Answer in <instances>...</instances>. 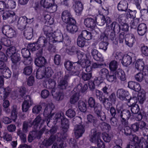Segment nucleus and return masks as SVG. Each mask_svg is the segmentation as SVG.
I'll use <instances>...</instances> for the list:
<instances>
[{
    "instance_id": "f257e3e1",
    "label": "nucleus",
    "mask_w": 148,
    "mask_h": 148,
    "mask_svg": "<svg viewBox=\"0 0 148 148\" xmlns=\"http://www.w3.org/2000/svg\"><path fill=\"white\" fill-rule=\"evenodd\" d=\"M42 106H45L43 114L47 119V125L49 127L48 124L50 120L53 124H56L58 121H62V126L63 128L67 129L68 127L69 121L65 118L64 113L61 112L56 114H51V112L54 108V105L51 103H44L42 104Z\"/></svg>"
},
{
    "instance_id": "f03ea898",
    "label": "nucleus",
    "mask_w": 148,
    "mask_h": 148,
    "mask_svg": "<svg viewBox=\"0 0 148 148\" xmlns=\"http://www.w3.org/2000/svg\"><path fill=\"white\" fill-rule=\"evenodd\" d=\"M44 72L45 73V77L48 79L47 81L49 84V88L51 89L52 95L53 97L55 98L57 100L59 101L62 99L64 97L63 93L61 92H57L56 95H54L53 93L55 92V88L56 85V83L54 79L50 78L53 73V70L51 67H48L45 68L44 67Z\"/></svg>"
},
{
    "instance_id": "7ed1b4c3",
    "label": "nucleus",
    "mask_w": 148,
    "mask_h": 148,
    "mask_svg": "<svg viewBox=\"0 0 148 148\" xmlns=\"http://www.w3.org/2000/svg\"><path fill=\"white\" fill-rule=\"evenodd\" d=\"M61 121V127L62 128L63 133L62 134L58 133L55 135H54L55 133H56L57 130V127L56 126H54L50 130V132L51 135L54 136V138L55 137L57 138V141H59L58 143H54L52 146V148H64L66 146V144L65 142V140L67 137V134L66 133L67 132L68 129L69 127V125L68 127L67 128H63L62 126V121Z\"/></svg>"
},
{
    "instance_id": "20e7f679",
    "label": "nucleus",
    "mask_w": 148,
    "mask_h": 148,
    "mask_svg": "<svg viewBox=\"0 0 148 148\" xmlns=\"http://www.w3.org/2000/svg\"><path fill=\"white\" fill-rule=\"evenodd\" d=\"M37 43L29 44L28 45V48L29 50L32 51L38 50L36 53V56H42V49L41 47H45L48 45L46 38L43 36L40 37Z\"/></svg>"
},
{
    "instance_id": "39448f33",
    "label": "nucleus",
    "mask_w": 148,
    "mask_h": 148,
    "mask_svg": "<svg viewBox=\"0 0 148 148\" xmlns=\"http://www.w3.org/2000/svg\"><path fill=\"white\" fill-rule=\"evenodd\" d=\"M88 106L91 108H94L95 113L97 114L98 118L101 121H104L106 119L105 114L101 112V106L100 104H97L95 106V101L92 97H90L88 100Z\"/></svg>"
},
{
    "instance_id": "423d86ee",
    "label": "nucleus",
    "mask_w": 148,
    "mask_h": 148,
    "mask_svg": "<svg viewBox=\"0 0 148 148\" xmlns=\"http://www.w3.org/2000/svg\"><path fill=\"white\" fill-rule=\"evenodd\" d=\"M101 133L96 129H92L90 135V140L93 143H97L99 148H105V145L101 139Z\"/></svg>"
},
{
    "instance_id": "0eeeda50",
    "label": "nucleus",
    "mask_w": 148,
    "mask_h": 148,
    "mask_svg": "<svg viewBox=\"0 0 148 148\" xmlns=\"http://www.w3.org/2000/svg\"><path fill=\"white\" fill-rule=\"evenodd\" d=\"M78 62H73L67 61L64 62V66L67 70L71 71V74L77 75L79 74L80 70V65Z\"/></svg>"
},
{
    "instance_id": "6e6552de",
    "label": "nucleus",
    "mask_w": 148,
    "mask_h": 148,
    "mask_svg": "<svg viewBox=\"0 0 148 148\" xmlns=\"http://www.w3.org/2000/svg\"><path fill=\"white\" fill-rule=\"evenodd\" d=\"M16 48L14 47H12L8 48L6 51V54L7 56L11 58V60L14 63L12 65V69L15 70L17 69V66L16 64L18 62V58L16 56Z\"/></svg>"
},
{
    "instance_id": "1a4fd4ad",
    "label": "nucleus",
    "mask_w": 148,
    "mask_h": 148,
    "mask_svg": "<svg viewBox=\"0 0 148 148\" xmlns=\"http://www.w3.org/2000/svg\"><path fill=\"white\" fill-rule=\"evenodd\" d=\"M41 5L44 8L50 10V12H53L57 10V7L55 5V0H41Z\"/></svg>"
},
{
    "instance_id": "9d476101",
    "label": "nucleus",
    "mask_w": 148,
    "mask_h": 148,
    "mask_svg": "<svg viewBox=\"0 0 148 148\" xmlns=\"http://www.w3.org/2000/svg\"><path fill=\"white\" fill-rule=\"evenodd\" d=\"M63 40V36L61 31L57 30L53 33L49 42L48 43V45L49 44L52 45L55 43L62 42Z\"/></svg>"
},
{
    "instance_id": "9b49d317",
    "label": "nucleus",
    "mask_w": 148,
    "mask_h": 148,
    "mask_svg": "<svg viewBox=\"0 0 148 148\" xmlns=\"http://www.w3.org/2000/svg\"><path fill=\"white\" fill-rule=\"evenodd\" d=\"M62 21L66 23H75V20L73 18L70 12L68 10H64L62 14Z\"/></svg>"
},
{
    "instance_id": "f8f14e48",
    "label": "nucleus",
    "mask_w": 148,
    "mask_h": 148,
    "mask_svg": "<svg viewBox=\"0 0 148 148\" xmlns=\"http://www.w3.org/2000/svg\"><path fill=\"white\" fill-rule=\"evenodd\" d=\"M2 33L8 38H12L15 37L16 33L12 28L8 25H5L2 28Z\"/></svg>"
},
{
    "instance_id": "ddd939ff",
    "label": "nucleus",
    "mask_w": 148,
    "mask_h": 148,
    "mask_svg": "<svg viewBox=\"0 0 148 148\" xmlns=\"http://www.w3.org/2000/svg\"><path fill=\"white\" fill-rule=\"evenodd\" d=\"M120 116L122 119L121 121L122 124L126 125H128L127 120L130 118H132L133 114L130 113V111L125 110L121 112Z\"/></svg>"
},
{
    "instance_id": "4468645a",
    "label": "nucleus",
    "mask_w": 148,
    "mask_h": 148,
    "mask_svg": "<svg viewBox=\"0 0 148 148\" xmlns=\"http://www.w3.org/2000/svg\"><path fill=\"white\" fill-rule=\"evenodd\" d=\"M134 56V54L131 53L124 55L121 60V63L123 66L127 67L131 64L132 62V57Z\"/></svg>"
},
{
    "instance_id": "2eb2a0df",
    "label": "nucleus",
    "mask_w": 148,
    "mask_h": 148,
    "mask_svg": "<svg viewBox=\"0 0 148 148\" xmlns=\"http://www.w3.org/2000/svg\"><path fill=\"white\" fill-rule=\"evenodd\" d=\"M96 95L97 98L103 103L106 108H108L109 107L110 103L109 102V100L106 97H103V93L101 91L97 90H96Z\"/></svg>"
},
{
    "instance_id": "dca6fc26",
    "label": "nucleus",
    "mask_w": 148,
    "mask_h": 148,
    "mask_svg": "<svg viewBox=\"0 0 148 148\" xmlns=\"http://www.w3.org/2000/svg\"><path fill=\"white\" fill-rule=\"evenodd\" d=\"M95 22L99 25L102 26L105 23L107 25L110 23L111 20V18L108 16H105L103 15L101 16L95 17Z\"/></svg>"
},
{
    "instance_id": "f3484780",
    "label": "nucleus",
    "mask_w": 148,
    "mask_h": 148,
    "mask_svg": "<svg viewBox=\"0 0 148 148\" xmlns=\"http://www.w3.org/2000/svg\"><path fill=\"white\" fill-rule=\"evenodd\" d=\"M107 39V36L105 33H102L99 38V40L102 41L99 45L100 49H103L105 51L107 49V46L108 45V42L106 41Z\"/></svg>"
},
{
    "instance_id": "a211bd4d",
    "label": "nucleus",
    "mask_w": 148,
    "mask_h": 148,
    "mask_svg": "<svg viewBox=\"0 0 148 148\" xmlns=\"http://www.w3.org/2000/svg\"><path fill=\"white\" fill-rule=\"evenodd\" d=\"M54 136L51 135L48 139H45L42 141V144L40 146V148H47L50 146L55 142L59 141H57V138Z\"/></svg>"
},
{
    "instance_id": "6ab92c4d",
    "label": "nucleus",
    "mask_w": 148,
    "mask_h": 148,
    "mask_svg": "<svg viewBox=\"0 0 148 148\" xmlns=\"http://www.w3.org/2000/svg\"><path fill=\"white\" fill-rule=\"evenodd\" d=\"M45 128H43L41 130L38 132L35 131H33L30 133L28 137L29 142H31L32 141L37 138H40L42 134L45 131Z\"/></svg>"
},
{
    "instance_id": "aec40b11",
    "label": "nucleus",
    "mask_w": 148,
    "mask_h": 148,
    "mask_svg": "<svg viewBox=\"0 0 148 148\" xmlns=\"http://www.w3.org/2000/svg\"><path fill=\"white\" fill-rule=\"evenodd\" d=\"M84 127L82 125H77L75 126L74 131L75 137L78 138L81 137L85 132Z\"/></svg>"
},
{
    "instance_id": "412c9836",
    "label": "nucleus",
    "mask_w": 148,
    "mask_h": 148,
    "mask_svg": "<svg viewBox=\"0 0 148 148\" xmlns=\"http://www.w3.org/2000/svg\"><path fill=\"white\" fill-rule=\"evenodd\" d=\"M33 103L31 97L29 95L26 96V98L25 101L23 102L22 105V109L23 111L27 112Z\"/></svg>"
},
{
    "instance_id": "4be33fe9",
    "label": "nucleus",
    "mask_w": 148,
    "mask_h": 148,
    "mask_svg": "<svg viewBox=\"0 0 148 148\" xmlns=\"http://www.w3.org/2000/svg\"><path fill=\"white\" fill-rule=\"evenodd\" d=\"M95 19L91 18H87L84 21V24L86 27L94 29L96 26Z\"/></svg>"
},
{
    "instance_id": "5701e85b",
    "label": "nucleus",
    "mask_w": 148,
    "mask_h": 148,
    "mask_svg": "<svg viewBox=\"0 0 148 148\" xmlns=\"http://www.w3.org/2000/svg\"><path fill=\"white\" fill-rule=\"evenodd\" d=\"M125 40L126 45L130 47H132L136 40L134 35L132 34L126 35Z\"/></svg>"
},
{
    "instance_id": "b1692460",
    "label": "nucleus",
    "mask_w": 148,
    "mask_h": 148,
    "mask_svg": "<svg viewBox=\"0 0 148 148\" xmlns=\"http://www.w3.org/2000/svg\"><path fill=\"white\" fill-rule=\"evenodd\" d=\"M80 66H81L82 68H86L85 71L87 72H89L91 71V62L88 57L82 61H80Z\"/></svg>"
},
{
    "instance_id": "393cba45",
    "label": "nucleus",
    "mask_w": 148,
    "mask_h": 148,
    "mask_svg": "<svg viewBox=\"0 0 148 148\" xmlns=\"http://www.w3.org/2000/svg\"><path fill=\"white\" fill-rule=\"evenodd\" d=\"M43 31L46 35L47 38H46L47 42L48 43L50 38L53 35V30L52 28L50 26H45L43 28Z\"/></svg>"
},
{
    "instance_id": "a878e982",
    "label": "nucleus",
    "mask_w": 148,
    "mask_h": 148,
    "mask_svg": "<svg viewBox=\"0 0 148 148\" xmlns=\"http://www.w3.org/2000/svg\"><path fill=\"white\" fill-rule=\"evenodd\" d=\"M47 121V119H42L40 115L37 116L34 119L33 121L31 123V125H33L34 127L37 129V128L39 125H41L43 124L44 122Z\"/></svg>"
},
{
    "instance_id": "bb28decb",
    "label": "nucleus",
    "mask_w": 148,
    "mask_h": 148,
    "mask_svg": "<svg viewBox=\"0 0 148 148\" xmlns=\"http://www.w3.org/2000/svg\"><path fill=\"white\" fill-rule=\"evenodd\" d=\"M73 7L75 12L77 13H80L83 9V5L82 3L77 0H73Z\"/></svg>"
},
{
    "instance_id": "cd10ccee",
    "label": "nucleus",
    "mask_w": 148,
    "mask_h": 148,
    "mask_svg": "<svg viewBox=\"0 0 148 148\" xmlns=\"http://www.w3.org/2000/svg\"><path fill=\"white\" fill-rule=\"evenodd\" d=\"M41 56H37V58L35 59L34 61L35 64L40 67H42V66H44L47 63L46 59Z\"/></svg>"
},
{
    "instance_id": "c85d7f7f",
    "label": "nucleus",
    "mask_w": 148,
    "mask_h": 148,
    "mask_svg": "<svg viewBox=\"0 0 148 148\" xmlns=\"http://www.w3.org/2000/svg\"><path fill=\"white\" fill-rule=\"evenodd\" d=\"M3 75L0 76V86H2L3 85V77H5L7 78H10L11 76V72L8 67L3 70Z\"/></svg>"
},
{
    "instance_id": "c756f323",
    "label": "nucleus",
    "mask_w": 148,
    "mask_h": 148,
    "mask_svg": "<svg viewBox=\"0 0 148 148\" xmlns=\"http://www.w3.org/2000/svg\"><path fill=\"white\" fill-rule=\"evenodd\" d=\"M87 85L86 84L83 85L80 83L74 89L73 91L77 92L78 93L81 91L82 92H85L88 89Z\"/></svg>"
},
{
    "instance_id": "7c9ffc66",
    "label": "nucleus",
    "mask_w": 148,
    "mask_h": 148,
    "mask_svg": "<svg viewBox=\"0 0 148 148\" xmlns=\"http://www.w3.org/2000/svg\"><path fill=\"white\" fill-rule=\"evenodd\" d=\"M129 92L123 89H119L117 92V95L121 100H124L129 95Z\"/></svg>"
},
{
    "instance_id": "2f4dec72",
    "label": "nucleus",
    "mask_w": 148,
    "mask_h": 148,
    "mask_svg": "<svg viewBox=\"0 0 148 148\" xmlns=\"http://www.w3.org/2000/svg\"><path fill=\"white\" fill-rule=\"evenodd\" d=\"M147 31V27L144 23L140 24L138 26L137 32L138 34L141 36L144 35Z\"/></svg>"
},
{
    "instance_id": "473e14b6",
    "label": "nucleus",
    "mask_w": 148,
    "mask_h": 148,
    "mask_svg": "<svg viewBox=\"0 0 148 148\" xmlns=\"http://www.w3.org/2000/svg\"><path fill=\"white\" fill-rule=\"evenodd\" d=\"M127 3L125 0L120 1L117 6L118 10L121 11H125L127 10Z\"/></svg>"
},
{
    "instance_id": "72a5a7b5",
    "label": "nucleus",
    "mask_w": 148,
    "mask_h": 148,
    "mask_svg": "<svg viewBox=\"0 0 148 148\" xmlns=\"http://www.w3.org/2000/svg\"><path fill=\"white\" fill-rule=\"evenodd\" d=\"M139 126V128L140 129H144L143 135L144 137H147V140H148V129H145L146 126V123L144 121H140L137 122Z\"/></svg>"
},
{
    "instance_id": "f704fd0d",
    "label": "nucleus",
    "mask_w": 148,
    "mask_h": 148,
    "mask_svg": "<svg viewBox=\"0 0 148 148\" xmlns=\"http://www.w3.org/2000/svg\"><path fill=\"white\" fill-rule=\"evenodd\" d=\"M81 35L82 38L88 40L91 39L92 37L91 32L86 30L82 31Z\"/></svg>"
},
{
    "instance_id": "c9c22d12",
    "label": "nucleus",
    "mask_w": 148,
    "mask_h": 148,
    "mask_svg": "<svg viewBox=\"0 0 148 148\" xmlns=\"http://www.w3.org/2000/svg\"><path fill=\"white\" fill-rule=\"evenodd\" d=\"M130 140L131 141V144H132L133 145L130 144L128 145H132L134 147H139L138 146L139 145V139L138 137L136 135H130Z\"/></svg>"
},
{
    "instance_id": "e433bc0d",
    "label": "nucleus",
    "mask_w": 148,
    "mask_h": 148,
    "mask_svg": "<svg viewBox=\"0 0 148 148\" xmlns=\"http://www.w3.org/2000/svg\"><path fill=\"white\" fill-rule=\"evenodd\" d=\"M67 25L66 29L69 32L74 33L76 32L78 30V28L77 26L75 25V23H68Z\"/></svg>"
},
{
    "instance_id": "4c0bfd02",
    "label": "nucleus",
    "mask_w": 148,
    "mask_h": 148,
    "mask_svg": "<svg viewBox=\"0 0 148 148\" xmlns=\"http://www.w3.org/2000/svg\"><path fill=\"white\" fill-rule=\"evenodd\" d=\"M91 53L93 58L96 60H102L103 58L101 54L98 53V51L95 49H92L91 51Z\"/></svg>"
},
{
    "instance_id": "58836bf2",
    "label": "nucleus",
    "mask_w": 148,
    "mask_h": 148,
    "mask_svg": "<svg viewBox=\"0 0 148 148\" xmlns=\"http://www.w3.org/2000/svg\"><path fill=\"white\" fill-rule=\"evenodd\" d=\"M145 65V62L142 59H138L135 64L136 68L140 71H141L142 69H143Z\"/></svg>"
},
{
    "instance_id": "ea45409f",
    "label": "nucleus",
    "mask_w": 148,
    "mask_h": 148,
    "mask_svg": "<svg viewBox=\"0 0 148 148\" xmlns=\"http://www.w3.org/2000/svg\"><path fill=\"white\" fill-rule=\"evenodd\" d=\"M115 75L122 81L126 80V77L124 71L121 69H119L115 73Z\"/></svg>"
},
{
    "instance_id": "a19ab883",
    "label": "nucleus",
    "mask_w": 148,
    "mask_h": 148,
    "mask_svg": "<svg viewBox=\"0 0 148 148\" xmlns=\"http://www.w3.org/2000/svg\"><path fill=\"white\" fill-rule=\"evenodd\" d=\"M24 35L27 39H30L32 37L33 29L31 27H28L25 30Z\"/></svg>"
},
{
    "instance_id": "79ce46f5",
    "label": "nucleus",
    "mask_w": 148,
    "mask_h": 148,
    "mask_svg": "<svg viewBox=\"0 0 148 148\" xmlns=\"http://www.w3.org/2000/svg\"><path fill=\"white\" fill-rule=\"evenodd\" d=\"M68 77V75H65L64 76V79H62L61 80L58 84V87L59 88L62 89L66 88V86L67 85V83L66 80Z\"/></svg>"
},
{
    "instance_id": "37998d69",
    "label": "nucleus",
    "mask_w": 148,
    "mask_h": 148,
    "mask_svg": "<svg viewBox=\"0 0 148 148\" xmlns=\"http://www.w3.org/2000/svg\"><path fill=\"white\" fill-rule=\"evenodd\" d=\"M36 77L38 79H42L45 77L44 72V67H40L37 70L36 73Z\"/></svg>"
},
{
    "instance_id": "c03bdc74",
    "label": "nucleus",
    "mask_w": 148,
    "mask_h": 148,
    "mask_svg": "<svg viewBox=\"0 0 148 148\" xmlns=\"http://www.w3.org/2000/svg\"><path fill=\"white\" fill-rule=\"evenodd\" d=\"M146 93L144 90L140 91L138 93V99L139 102L143 104L146 99Z\"/></svg>"
},
{
    "instance_id": "a18cd8bd",
    "label": "nucleus",
    "mask_w": 148,
    "mask_h": 148,
    "mask_svg": "<svg viewBox=\"0 0 148 148\" xmlns=\"http://www.w3.org/2000/svg\"><path fill=\"white\" fill-rule=\"evenodd\" d=\"M109 72L108 70L106 68H103L101 69L99 72V76L104 79L106 78L107 76L108 75Z\"/></svg>"
},
{
    "instance_id": "49530a36",
    "label": "nucleus",
    "mask_w": 148,
    "mask_h": 148,
    "mask_svg": "<svg viewBox=\"0 0 148 148\" xmlns=\"http://www.w3.org/2000/svg\"><path fill=\"white\" fill-rule=\"evenodd\" d=\"M118 64L117 62L115 60L111 61L109 64V68L111 71H115L118 68Z\"/></svg>"
},
{
    "instance_id": "de8ad7c7",
    "label": "nucleus",
    "mask_w": 148,
    "mask_h": 148,
    "mask_svg": "<svg viewBox=\"0 0 148 148\" xmlns=\"http://www.w3.org/2000/svg\"><path fill=\"white\" fill-rule=\"evenodd\" d=\"M73 92H75L73 91ZM75 93L72 95L70 99V102L71 104H74L77 102L79 99V93L77 92H75Z\"/></svg>"
},
{
    "instance_id": "09e8293b",
    "label": "nucleus",
    "mask_w": 148,
    "mask_h": 148,
    "mask_svg": "<svg viewBox=\"0 0 148 148\" xmlns=\"http://www.w3.org/2000/svg\"><path fill=\"white\" fill-rule=\"evenodd\" d=\"M12 110L11 112V119L14 121H15V120L17 118V112L16 111L17 106L14 105L12 107Z\"/></svg>"
},
{
    "instance_id": "8fccbe9b",
    "label": "nucleus",
    "mask_w": 148,
    "mask_h": 148,
    "mask_svg": "<svg viewBox=\"0 0 148 148\" xmlns=\"http://www.w3.org/2000/svg\"><path fill=\"white\" fill-rule=\"evenodd\" d=\"M78 107L79 110L82 112H85L86 110V106L85 102L80 101L78 103Z\"/></svg>"
},
{
    "instance_id": "3c124183",
    "label": "nucleus",
    "mask_w": 148,
    "mask_h": 148,
    "mask_svg": "<svg viewBox=\"0 0 148 148\" xmlns=\"http://www.w3.org/2000/svg\"><path fill=\"white\" fill-rule=\"evenodd\" d=\"M85 40L81 36H79L77 41V45L80 47H82L86 45Z\"/></svg>"
},
{
    "instance_id": "603ef678",
    "label": "nucleus",
    "mask_w": 148,
    "mask_h": 148,
    "mask_svg": "<svg viewBox=\"0 0 148 148\" xmlns=\"http://www.w3.org/2000/svg\"><path fill=\"white\" fill-rule=\"evenodd\" d=\"M131 110L133 114H137L139 112L140 108L138 105L135 103H133L131 106Z\"/></svg>"
},
{
    "instance_id": "864d4df0",
    "label": "nucleus",
    "mask_w": 148,
    "mask_h": 148,
    "mask_svg": "<svg viewBox=\"0 0 148 148\" xmlns=\"http://www.w3.org/2000/svg\"><path fill=\"white\" fill-rule=\"evenodd\" d=\"M15 15L14 12L12 11H6L3 13V19L4 20L6 19L9 17H12Z\"/></svg>"
},
{
    "instance_id": "5fc2aeb1",
    "label": "nucleus",
    "mask_w": 148,
    "mask_h": 148,
    "mask_svg": "<svg viewBox=\"0 0 148 148\" xmlns=\"http://www.w3.org/2000/svg\"><path fill=\"white\" fill-rule=\"evenodd\" d=\"M66 115L69 118H72L74 117L76 115L75 111L72 109H69L66 112Z\"/></svg>"
},
{
    "instance_id": "6e6d98bb",
    "label": "nucleus",
    "mask_w": 148,
    "mask_h": 148,
    "mask_svg": "<svg viewBox=\"0 0 148 148\" xmlns=\"http://www.w3.org/2000/svg\"><path fill=\"white\" fill-rule=\"evenodd\" d=\"M6 4V9H13L16 7V3L12 0H8L7 3Z\"/></svg>"
},
{
    "instance_id": "4d7b16f0",
    "label": "nucleus",
    "mask_w": 148,
    "mask_h": 148,
    "mask_svg": "<svg viewBox=\"0 0 148 148\" xmlns=\"http://www.w3.org/2000/svg\"><path fill=\"white\" fill-rule=\"evenodd\" d=\"M100 127L101 130L104 131H108L111 129L110 125L105 122L102 123Z\"/></svg>"
},
{
    "instance_id": "13d9d810",
    "label": "nucleus",
    "mask_w": 148,
    "mask_h": 148,
    "mask_svg": "<svg viewBox=\"0 0 148 148\" xmlns=\"http://www.w3.org/2000/svg\"><path fill=\"white\" fill-rule=\"evenodd\" d=\"M21 53L24 58H27L29 57L30 53L29 50L26 48H24L21 50Z\"/></svg>"
},
{
    "instance_id": "bf43d9fd",
    "label": "nucleus",
    "mask_w": 148,
    "mask_h": 148,
    "mask_svg": "<svg viewBox=\"0 0 148 148\" xmlns=\"http://www.w3.org/2000/svg\"><path fill=\"white\" fill-rule=\"evenodd\" d=\"M135 78L137 81L141 82L144 79V76L142 73L139 72L135 75Z\"/></svg>"
},
{
    "instance_id": "052dcab7",
    "label": "nucleus",
    "mask_w": 148,
    "mask_h": 148,
    "mask_svg": "<svg viewBox=\"0 0 148 148\" xmlns=\"http://www.w3.org/2000/svg\"><path fill=\"white\" fill-rule=\"evenodd\" d=\"M102 137L104 141L106 142H110L111 139V136L106 133H103Z\"/></svg>"
},
{
    "instance_id": "680f3d73",
    "label": "nucleus",
    "mask_w": 148,
    "mask_h": 148,
    "mask_svg": "<svg viewBox=\"0 0 148 148\" xmlns=\"http://www.w3.org/2000/svg\"><path fill=\"white\" fill-rule=\"evenodd\" d=\"M77 58L79 60V61H82L83 60L85 59L87 57V56L84 54L83 52L80 51H78L77 53Z\"/></svg>"
},
{
    "instance_id": "e2e57ef3",
    "label": "nucleus",
    "mask_w": 148,
    "mask_h": 148,
    "mask_svg": "<svg viewBox=\"0 0 148 148\" xmlns=\"http://www.w3.org/2000/svg\"><path fill=\"white\" fill-rule=\"evenodd\" d=\"M1 42L7 47H9L11 45L10 41L6 37H2L1 39Z\"/></svg>"
},
{
    "instance_id": "0e129e2a",
    "label": "nucleus",
    "mask_w": 148,
    "mask_h": 148,
    "mask_svg": "<svg viewBox=\"0 0 148 148\" xmlns=\"http://www.w3.org/2000/svg\"><path fill=\"white\" fill-rule=\"evenodd\" d=\"M11 91V89L9 87L4 88L3 97L5 99L7 98L10 95Z\"/></svg>"
},
{
    "instance_id": "69168bd1",
    "label": "nucleus",
    "mask_w": 148,
    "mask_h": 148,
    "mask_svg": "<svg viewBox=\"0 0 148 148\" xmlns=\"http://www.w3.org/2000/svg\"><path fill=\"white\" fill-rule=\"evenodd\" d=\"M136 12L135 10L132 11L130 10H127V17L128 18H134L135 17Z\"/></svg>"
},
{
    "instance_id": "338daca9",
    "label": "nucleus",
    "mask_w": 148,
    "mask_h": 148,
    "mask_svg": "<svg viewBox=\"0 0 148 148\" xmlns=\"http://www.w3.org/2000/svg\"><path fill=\"white\" fill-rule=\"evenodd\" d=\"M87 118L88 121L89 123H93L94 124L97 121L95 118L90 114L88 115Z\"/></svg>"
},
{
    "instance_id": "774afa93",
    "label": "nucleus",
    "mask_w": 148,
    "mask_h": 148,
    "mask_svg": "<svg viewBox=\"0 0 148 148\" xmlns=\"http://www.w3.org/2000/svg\"><path fill=\"white\" fill-rule=\"evenodd\" d=\"M139 23V20L138 18L134 19L130 23V26L131 28H136Z\"/></svg>"
}]
</instances>
